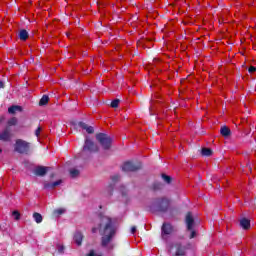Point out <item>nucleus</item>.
<instances>
[{
    "label": "nucleus",
    "instance_id": "f257e3e1",
    "mask_svg": "<svg viewBox=\"0 0 256 256\" xmlns=\"http://www.w3.org/2000/svg\"><path fill=\"white\" fill-rule=\"evenodd\" d=\"M100 223L98 224V230L101 235V247L107 249V251H113L115 244L111 243L117 235V225L115 219L103 214H98Z\"/></svg>",
    "mask_w": 256,
    "mask_h": 256
},
{
    "label": "nucleus",
    "instance_id": "f03ea898",
    "mask_svg": "<svg viewBox=\"0 0 256 256\" xmlns=\"http://www.w3.org/2000/svg\"><path fill=\"white\" fill-rule=\"evenodd\" d=\"M96 141L99 145L104 149V151H109L111 149V145L113 143V138L105 133H97Z\"/></svg>",
    "mask_w": 256,
    "mask_h": 256
},
{
    "label": "nucleus",
    "instance_id": "7ed1b4c3",
    "mask_svg": "<svg viewBox=\"0 0 256 256\" xmlns=\"http://www.w3.org/2000/svg\"><path fill=\"white\" fill-rule=\"evenodd\" d=\"M14 151L20 155H29L31 144L23 139H17L14 145Z\"/></svg>",
    "mask_w": 256,
    "mask_h": 256
},
{
    "label": "nucleus",
    "instance_id": "20e7f679",
    "mask_svg": "<svg viewBox=\"0 0 256 256\" xmlns=\"http://www.w3.org/2000/svg\"><path fill=\"white\" fill-rule=\"evenodd\" d=\"M152 205L158 213H167V211H169L170 202L169 199L162 197L156 198Z\"/></svg>",
    "mask_w": 256,
    "mask_h": 256
},
{
    "label": "nucleus",
    "instance_id": "39448f33",
    "mask_svg": "<svg viewBox=\"0 0 256 256\" xmlns=\"http://www.w3.org/2000/svg\"><path fill=\"white\" fill-rule=\"evenodd\" d=\"M82 151L93 155L94 153H99V146L89 136H86Z\"/></svg>",
    "mask_w": 256,
    "mask_h": 256
},
{
    "label": "nucleus",
    "instance_id": "423d86ee",
    "mask_svg": "<svg viewBox=\"0 0 256 256\" xmlns=\"http://www.w3.org/2000/svg\"><path fill=\"white\" fill-rule=\"evenodd\" d=\"M143 164L139 161H128L122 165V171L125 173H135V171H141Z\"/></svg>",
    "mask_w": 256,
    "mask_h": 256
},
{
    "label": "nucleus",
    "instance_id": "0eeeda50",
    "mask_svg": "<svg viewBox=\"0 0 256 256\" xmlns=\"http://www.w3.org/2000/svg\"><path fill=\"white\" fill-rule=\"evenodd\" d=\"M170 249H174L173 256H185L187 255V246H184L180 242H176L171 245Z\"/></svg>",
    "mask_w": 256,
    "mask_h": 256
},
{
    "label": "nucleus",
    "instance_id": "6e6552de",
    "mask_svg": "<svg viewBox=\"0 0 256 256\" xmlns=\"http://www.w3.org/2000/svg\"><path fill=\"white\" fill-rule=\"evenodd\" d=\"M174 231L173 225L171 223L164 222L161 227V237L162 239H167Z\"/></svg>",
    "mask_w": 256,
    "mask_h": 256
},
{
    "label": "nucleus",
    "instance_id": "1a4fd4ad",
    "mask_svg": "<svg viewBox=\"0 0 256 256\" xmlns=\"http://www.w3.org/2000/svg\"><path fill=\"white\" fill-rule=\"evenodd\" d=\"M51 169L50 167L47 166H37L33 173L36 175V177H45L47 175V172Z\"/></svg>",
    "mask_w": 256,
    "mask_h": 256
},
{
    "label": "nucleus",
    "instance_id": "9d476101",
    "mask_svg": "<svg viewBox=\"0 0 256 256\" xmlns=\"http://www.w3.org/2000/svg\"><path fill=\"white\" fill-rule=\"evenodd\" d=\"M11 128L6 127L1 133H0V141H4L5 143L11 141Z\"/></svg>",
    "mask_w": 256,
    "mask_h": 256
},
{
    "label": "nucleus",
    "instance_id": "9b49d317",
    "mask_svg": "<svg viewBox=\"0 0 256 256\" xmlns=\"http://www.w3.org/2000/svg\"><path fill=\"white\" fill-rule=\"evenodd\" d=\"M185 221H186L187 230L193 231V225H195V219L193 218V214L191 212H187Z\"/></svg>",
    "mask_w": 256,
    "mask_h": 256
},
{
    "label": "nucleus",
    "instance_id": "f8f14e48",
    "mask_svg": "<svg viewBox=\"0 0 256 256\" xmlns=\"http://www.w3.org/2000/svg\"><path fill=\"white\" fill-rule=\"evenodd\" d=\"M74 125H78V127L86 131L89 135H93V133H95V129L93 128V126H89L85 122L74 123Z\"/></svg>",
    "mask_w": 256,
    "mask_h": 256
},
{
    "label": "nucleus",
    "instance_id": "ddd939ff",
    "mask_svg": "<svg viewBox=\"0 0 256 256\" xmlns=\"http://www.w3.org/2000/svg\"><path fill=\"white\" fill-rule=\"evenodd\" d=\"M240 227L245 231L251 229V220L247 218L240 219Z\"/></svg>",
    "mask_w": 256,
    "mask_h": 256
},
{
    "label": "nucleus",
    "instance_id": "4468645a",
    "mask_svg": "<svg viewBox=\"0 0 256 256\" xmlns=\"http://www.w3.org/2000/svg\"><path fill=\"white\" fill-rule=\"evenodd\" d=\"M163 187H165V184H163L162 182H159V181H155L150 189L151 191H154V192H157V191H163Z\"/></svg>",
    "mask_w": 256,
    "mask_h": 256
},
{
    "label": "nucleus",
    "instance_id": "2eb2a0df",
    "mask_svg": "<svg viewBox=\"0 0 256 256\" xmlns=\"http://www.w3.org/2000/svg\"><path fill=\"white\" fill-rule=\"evenodd\" d=\"M21 111H23V107H21L19 105H12L8 108V113L10 115H15V113H17V112L21 113Z\"/></svg>",
    "mask_w": 256,
    "mask_h": 256
},
{
    "label": "nucleus",
    "instance_id": "dca6fc26",
    "mask_svg": "<svg viewBox=\"0 0 256 256\" xmlns=\"http://www.w3.org/2000/svg\"><path fill=\"white\" fill-rule=\"evenodd\" d=\"M83 233L81 232H76L74 234V241L76 243V245H78V247H81L82 243H83Z\"/></svg>",
    "mask_w": 256,
    "mask_h": 256
},
{
    "label": "nucleus",
    "instance_id": "f3484780",
    "mask_svg": "<svg viewBox=\"0 0 256 256\" xmlns=\"http://www.w3.org/2000/svg\"><path fill=\"white\" fill-rule=\"evenodd\" d=\"M61 183H63V180H57L53 183H45L44 184V189H55V187H59V185H61Z\"/></svg>",
    "mask_w": 256,
    "mask_h": 256
},
{
    "label": "nucleus",
    "instance_id": "a211bd4d",
    "mask_svg": "<svg viewBox=\"0 0 256 256\" xmlns=\"http://www.w3.org/2000/svg\"><path fill=\"white\" fill-rule=\"evenodd\" d=\"M18 39H20V41H27V39H29V32L25 29L20 30L18 33Z\"/></svg>",
    "mask_w": 256,
    "mask_h": 256
},
{
    "label": "nucleus",
    "instance_id": "6ab92c4d",
    "mask_svg": "<svg viewBox=\"0 0 256 256\" xmlns=\"http://www.w3.org/2000/svg\"><path fill=\"white\" fill-rule=\"evenodd\" d=\"M200 155L202 157H211L213 155V149L204 147L200 150Z\"/></svg>",
    "mask_w": 256,
    "mask_h": 256
},
{
    "label": "nucleus",
    "instance_id": "aec40b11",
    "mask_svg": "<svg viewBox=\"0 0 256 256\" xmlns=\"http://www.w3.org/2000/svg\"><path fill=\"white\" fill-rule=\"evenodd\" d=\"M220 134L222 137H229L231 135V129L227 126H222L220 129Z\"/></svg>",
    "mask_w": 256,
    "mask_h": 256
},
{
    "label": "nucleus",
    "instance_id": "412c9836",
    "mask_svg": "<svg viewBox=\"0 0 256 256\" xmlns=\"http://www.w3.org/2000/svg\"><path fill=\"white\" fill-rule=\"evenodd\" d=\"M34 221L36 223H43V216L41 215V213L39 212H34L33 215H32Z\"/></svg>",
    "mask_w": 256,
    "mask_h": 256
},
{
    "label": "nucleus",
    "instance_id": "4be33fe9",
    "mask_svg": "<svg viewBox=\"0 0 256 256\" xmlns=\"http://www.w3.org/2000/svg\"><path fill=\"white\" fill-rule=\"evenodd\" d=\"M161 178L167 185H171V183H173V178L165 173L161 174Z\"/></svg>",
    "mask_w": 256,
    "mask_h": 256
},
{
    "label": "nucleus",
    "instance_id": "5701e85b",
    "mask_svg": "<svg viewBox=\"0 0 256 256\" xmlns=\"http://www.w3.org/2000/svg\"><path fill=\"white\" fill-rule=\"evenodd\" d=\"M119 179H121V176H119V175H117V174L111 177V180H112V183H113V184H110V185L108 186L109 189H110V191H113V187L115 186V183H117V181H119Z\"/></svg>",
    "mask_w": 256,
    "mask_h": 256
},
{
    "label": "nucleus",
    "instance_id": "b1692460",
    "mask_svg": "<svg viewBox=\"0 0 256 256\" xmlns=\"http://www.w3.org/2000/svg\"><path fill=\"white\" fill-rule=\"evenodd\" d=\"M49 103V96L48 95H43L42 98L40 99L38 105L40 107H44V105H47Z\"/></svg>",
    "mask_w": 256,
    "mask_h": 256
},
{
    "label": "nucleus",
    "instance_id": "393cba45",
    "mask_svg": "<svg viewBox=\"0 0 256 256\" xmlns=\"http://www.w3.org/2000/svg\"><path fill=\"white\" fill-rule=\"evenodd\" d=\"M69 173L72 179H75V177H79L80 171L77 169H71Z\"/></svg>",
    "mask_w": 256,
    "mask_h": 256
},
{
    "label": "nucleus",
    "instance_id": "a878e982",
    "mask_svg": "<svg viewBox=\"0 0 256 256\" xmlns=\"http://www.w3.org/2000/svg\"><path fill=\"white\" fill-rule=\"evenodd\" d=\"M119 103H121V100L114 99V100H112L110 106L112 107V109H117V107H119Z\"/></svg>",
    "mask_w": 256,
    "mask_h": 256
},
{
    "label": "nucleus",
    "instance_id": "bb28decb",
    "mask_svg": "<svg viewBox=\"0 0 256 256\" xmlns=\"http://www.w3.org/2000/svg\"><path fill=\"white\" fill-rule=\"evenodd\" d=\"M17 122H18L17 118L16 117H12L7 122L8 123V127H13V126L17 125Z\"/></svg>",
    "mask_w": 256,
    "mask_h": 256
},
{
    "label": "nucleus",
    "instance_id": "cd10ccee",
    "mask_svg": "<svg viewBox=\"0 0 256 256\" xmlns=\"http://www.w3.org/2000/svg\"><path fill=\"white\" fill-rule=\"evenodd\" d=\"M12 215L16 221H19V219H21V213H19V211L17 210L13 211Z\"/></svg>",
    "mask_w": 256,
    "mask_h": 256
},
{
    "label": "nucleus",
    "instance_id": "c85d7f7f",
    "mask_svg": "<svg viewBox=\"0 0 256 256\" xmlns=\"http://www.w3.org/2000/svg\"><path fill=\"white\" fill-rule=\"evenodd\" d=\"M64 213H65V210L61 208L54 210V215H63Z\"/></svg>",
    "mask_w": 256,
    "mask_h": 256
},
{
    "label": "nucleus",
    "instance_id": "c756f323",
    "mask_svg": "<svg viewBox=\"0 0 256 256\" xmlns=\"http://www.w3.org/2000/svg\"><path fill=\"white\" fill-rule=\"evenodd\" d=\"M121 193H122V196H123V197H126V196H127V189H125L124 186L121 187Z\"/></svg>",
    "mask_w": 256,
    "mask_h": 256
},
{
    "label": "nucleus",
    "instance_id": "7c9ffc66",
    "mask_svg": "<svg viewBox=\"0 0 256 256\" xmlns=\"http://www.w3.org/2000/svg\"><path fill=\"white\" fill-rule=\"evenodd\" d=\"M256 72V67L255 66H250L248 68V73H255Z\"/></svg>",
    "mask_w": 256,
    "mask_h": 256
},
{
    "label": "nucleus",
    "instance_id": "2f4dec72",
    "mask_svg": "<svg viewBox=\"0 0 256 256\" xmlns=\"http://www.w3.org/2000/svg\"><path fill=\"white\" fill-rule=\"evenodd\" d=\"M39 135H41V126H39L36 130H35V136L39 137Z\"/></svg>",
    "mask_w": 256,
    "mask_h": 256
},
{
    "label": "nucleus",
    "instance_id": "473e14b6",
    "mask_svg": "<svg viewBox=\"0 0 256 256\" xmlns=\"http://www.w3.org/2000/svg\"><path fill=\"white\" fill-rule=\"evenodd\" d=\"M130 231H131L132 235H135V233H137V227L136 226H132Z\"/></svg>",
    "mask_w": 256,
    "mask_h": 256
},
{
    "label": "nucleus",
    "instance_id": "72a5a7b5",
    "mask_svg": "<svg viewBox=\"0 0 256 256\" xmlns=\"http://www.w3.org/2000/svg\"><path fill=\"white\" fill-rule=\"evenodd\" d=\"M189 231H191L190 239H195V235H196L195 230H193V228H192V230H189Z\"/></svg>",
    "mask_w": 256,
    "mask_h": 256
},
{
    "label": "nucleus",
    "instance_id": "f704fd0d",
    "mask_svg": "<svg viewBox=\"0 0 256 256\" xmlns=\"http://www.w3.org/2000/svg\"><path fill=\"white\" fill-rule=\"evenodd\" d=\"M65 252V246H58V253H64Z\"/></svg>",
    "mask_w": 256,
    "mask_h": 256
},
{
    "label": "nucleus",
    "instance_id": "c9c22d12",
    "mask_svg": "<svg viewBox=\"0 0 256 256\" xmlns=\"http://www.w3.org/2000/svg\"><path fill=\"white\" fill-rule=\"evenodd\" d=\"M87 256H97V254H95V250H90Z\"/></svg>",
    "mask_w": 256,
    "mask_h": 256
},
{
    "label": "nucleus",
    "instance_id": "e433bc0d",
    "mask_svg": "<svg viewBox=\"0 0 256 256\" xmlns=\"http://www.w3.org/2000/svg\"><path fill=\"white\" fill-rule=\"evenodd\" d=\"M0 89H5V83L3 81H0Z\"/></svg>",
    "mask_w": 256,
    "mask_h": 256
},
{
    "label": "nucleus",
    "instance_id": "4c0bfd02",
    "mask_svg": "<svg viewBox=\"0 0 256 256\" xmlns=\"http://www.w3.org/2000/svg\"><path fill=\"white\" fill-rule=\"evenodd\" d=\"M92 233H97V228H92Z\"/></svg>",
    "mask_w": 256,
    "mask_h": 256
},
{
    "label": "nucleus",
    "instance_id": "58836bf2",
    "mask_svg": "<svg viewBox=\"0 0 256 256\" xmlns=\"http://www.w3.org/2000/svg\"><path fill=\"white\" fill-rule=\"evenodd\" d=\"M96 256H103V254H96Z\"/></svg>",
    "mask_w": 256,
    "mask_h": 256
},
{
    "label": "nucleus",
    "instance_id": "ea45409f",
    "mask_svg": "<svg viewBox=\"0 0 256 256\" xmlns=\"http://www.w3.org/2000/svg\"><path fill=\"white\" fill-rule=\"evenodd\" d=\"M0 153H3V149L0 148Z\"/></svg>",
    "mask_w": 256,
    "mask_h": 256
},
{
    "label": "nucleus",
    "instance_id": "a19ab883",
    "mask_svg": "<svg viewBox=\"0 0 256 256\" xmlns=\"http://www.w3.org/2000/svg\"><path fill=\"white\" fill-rule=\"evenodd\" d=\"M66 35H67V37H69V35H70V34H69V33H67Z\"/></svg>",
    "mask_w": 256,
    "mask_h": 256
}]
</instances>
